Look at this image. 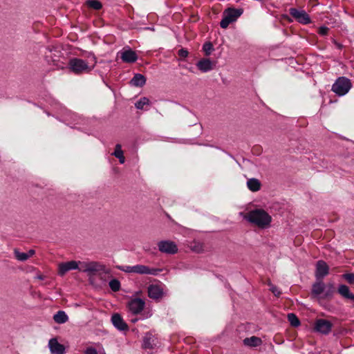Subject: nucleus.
I'll return each instance as SVG.
<instances>
[{"label":"nucleus","instance_id":"obj_1","mask_svg":"<svg viewBox=\"0 0 354 354\" xmlns=\"http://www.w3.org/2000/svg\"><path fill=\"white\" fill-rule=\"evenodd\" d=\"M245 219L261 228H266L270 225L272 217L263 209H256L249 212L245 216Z\"/></svg>","mask_w":354,"mask_h":354},{"label":"nucleus","instance_id":"obj_2","mask_svg":"<svg viewBox=\"0 0 354 354\" xmlns=\"http://www.w3.org/2000/svg\"><path fill=\"white\" fill-rule=\"evenodd\" d=\"M68 66L70 71L77 75L88 73L94 68V65L89 66L86 60L76 57L70 59Z\"/></svg>","mask_w":354,"mask_h":354},{"label":"nucleus","instance_id":"obj_3","mask_svg":"<svg viewBox=\"0 0 354 354\" xmlns=\"http://www.w3.org/2000/svg\"><path fill=\"white\" fill-rule=\"evenodd\" d=\"M352 87L350 79L346 77H339L332 85L331 91L338 96H344L348 93Z\"/></svg>","mask_w":354,"mask_h":354},{"label":"nucleus","instance_id":"obj_4","mask_svg":"<svg viewBox=\"0 0 354 354\" xmlns=\"http://www.w3.org/2000/svg\"><path fill=\"white\" fill-rule=\"evenodd\" d=\"M243 14L242 9H236L234 8H228L223 12V18L220 22V26L222 28H227L228 26L234 21Z\"/></svg>","mask_w":354,"mask_h":354},{"label":"nucleus","instance_id":"obj_5","mask_svg":"<svg viewBox=\"0 0 354 354\" xmlns=\"http://www.w3.org/2000/svg\"><path fill=\"white\" fill-rule=\"evenodd\" d=\"M80 265L81 266L79 268V270L89 274H95L99 271H102L106 274L109 273V270H107L105 266L96 261L82 262L80 263Z\"/></svg>","mask_w":354,"mask_h":354},{"label":"nucleus","instance_id":"obj_6","mask_svg":"<svg viewBox=\"0 0 354 354\" xmlns=\"http://www.w3.org/2000/svg\"><path fill=\"white\" fill-rule=\"evenodd\" d=\"M158 250L167 254H175L178 252V246L175 242L169 240L160 241L158 243Z\"/></svg>","mask_w":354,"mask_h":354},{"label":"nucleus","instance_id":"obj_7","mask_svg":"<svg viewBox=\"0 0 354 354\" xmlns=\"http://www.w3.org/2000/svg\"><path fill=\"white\" fill-rule=\"evenodd\" d=\"M289 14L300 24L306 25L311 22L310 16L304 10L290 8L289 9Z\"/></svg>","mask_w":354,"mask_h":354},{"label":"nucleus","instance_id":"obj_8","mask_svg":"<svg viewBox=\"0 0 354 354\" xmlns=\"http://www.w3.org/2000/svg\"><path fill=\"white\" fill-rule=\"evenodd\" d=\"M145 306V302L140 298H134L131 299L127 304L129 310L133 315L140 313Z\"/></svg>","mask_w":354,"mask_h":354},{"label":"nucleus","instance_id":"obj_9","mask_svg":"<svg viewBox=\"0 0 354 354\" xmlns=\"http://www.w3.org/2000/svg\"><path fill=\"white\" fill-rule=\"evenodd\" d=\"M329 274V266L323 260H319L316 263L315 277L316 279H321L326 277Z\"/></svg>","mask_w":354,"mask_h":354},{"label":"nucleus","instance_id":"obj_10","mask_svg":"<svg viewBox=\"0 0 354 354\" xmlns=\"http://www.w3.org/2000/svg\"><path fill=\"white\" fill-rule=\"evenodd\" d=\"M160 272H162V269L160 268H150L141 264L134 266V273L136 274L157 276Z\"/></svg>","mask_w":354,"mask_h":354},{"label":"nucleus","instance_id":"obj_11","mask_svg":"<svg viewBox=\"0 0 354 354\" xmlns=\"http://www.w3.org/2000/svg\"><path fill=\"white\" fill-rule=\"evenodd\" d=\"M332 327V323L324 319H317L315 326V328L317 331L324 335L328 334L331 331Z\"/></svg>","mask_w":354,"mask_h":354},{"label":"nucleus","instance_id":"obj_12","mask_svg":"<svg viewBox=\"0 0 354 354\" xmlns=\"http://www.w3.org/2000/svg\"><path fill=\"white\" fill-rule=\"evenodd\" d=\"M46 50L45 57L48 62H52L55 66L63 68V66H61L59 63H57V62H58L57 58L59 57V55L60 54V51L57 50L55 48L50 47L46 48Z\"/></svg>","mask_w":354,"mask_h":354},{"label":"nucleus","instance_id":"obj_13","mask_svg":"<svg viewBox=\"0 0 354 354\" xmlns=\"http://www.w3.org/2000/svg\"><path fill=\"white\" fill-rule=\"evenodd\" d=\"M111 322L114 327L120 331H127L129 330L127 324L118 313H115L112 315Z\"/></svg>","mask_w":354,"mask_h":354},{"label":"nucleus","instance_id":"obj_14","mask_svg":"<svg viewBox=\"0 0 354 354\" xmlns=\"http://www.w3.org/2000/svg\"><path fill=\"white\" fill-rule=\"evenodd\" d=\"M79 270L78 263L75 261L61 263L59 265L58 274L64 276L67 272L73 270Z\"/></svg>","mask_w":354,"mask_h":354},{"label":"nucleus","instance_id":"obj_15","mask_svg":"<svg viewBox=\"0 0 354 354\" xmlns=\"http://www.w3.org/2000/svg\"><path fill=\"white\" fill-rule=\"evenodd\" d=\"M326 285L323 280L316 279L312 285L311 295L314 298H319L324 292Z\"/></svg>","mask_w":354,"mask_h":354},{"label":"nucleus","instance_id":"obj_16","mask_svg":"<svg viewBox=\"0 0 354 354\" xmlns=\"http://www.w3.org/2000/svg\"><path fill=\"white\" fill-rule=\"evenodd\" d=\"M48 346L53 354H65L66 353L64 346L59 343L55 338L49 340Z\"/></svg>","mask_w":354,"mask_h":354},{"label":"nucleus","instance_id":"obj_17","mask_svg":"<svg viewBox=\"0 0 354 354\" xmlns=\"http://www.w3.org/2000/svg\"><path fill=\"white\" fill-rule=\"evenodd\" d=\"M120 58L124 63H134L138 59V55L135 51L129 48L124 50L121 53Z\"/></svg>","mask_w":354,"mask_h":354},{"label":"nucleus","instance_id":"obj_18","mask_svg":"<svg viewBox=\"0 0 354 354\" xmlns=\"http://www.w3.org/2000/svg\"><path fill=\"white\" fill-rule=\"evenodd\" d=\"M196 66L203 73H207L213 69V63L209 59H201L199 60Z\"/></svg>","mask_w":354,"mask_h":354},{"label":"nucleus","instance_id":"obj_19","mask_svg":"<svg viewBox=\"0 0 354 354\" xmlns=\"http://www.w3.org/2000/svg\"><path fill=\"white\" fill-rule=\"evenodd\" d=\"M162 290L158 285H150L148 287V296L153 299H158L162 296Z\"/></svg>","mask_w":354,"mask_h":354},{"label":"nucleus","instance_id":"obj_20","mask_svg":"<svg viewBox=\"0 0 354 354\" xmlns=\"http://www.w3.org/2000/svg\"><path fill=\"white\" fill-rule=\"evenodd\" d=\"M337 292L344 298L349 299L353 301L354 294L351 292L349 288L346 285H339L337 288Z\"/></svg>","mask_w":354,"mask_h":354},{"label":"nucleus","instance_id":"obj_21","mask_svg":"<svg viewBox=\"0 0 354 354\" xmlns=\"http://www.w3.org/2000/svg\"><path fill=\"white\" fill-rule=\"evenodd\" d=\"M145 83V77L140 73H136L130 81V84L136 87H142Z\"/></svg>","mask_w":354,"mask_h":354},{"label":"nucleus","instance_id":"obj_22","mask_svg":"<svg viewBox=\"0 0 354 354\" xmlns=\"http://www.w3.org/2000/svg\"><path fill=\"white\" fill-rule=\"evenodd\" d=\"M243 344L245 346L250 347H257L262 344V340L260 337L256 336H252L250 337H246L243 339Z\"/></svg>","mask_w":354,"mask_h":354},{"label":"nucleus","instance_id":"obj_23","mask_svg":"<svg viewBox=\"0 0 354 354\" xmlns=\"http://www.w3.org/2000/svg\"><path fill=\"white\" fill-rule=\"evenodd\" d=\"M154 338L151 334L147 333L143 338L142 342V348L145 349H151L153 348L155 346Z\"/></svg>","mask_w":354,"mask_h":354},{"label":"nucleus","instance_id":"obj_24","mask_svg":"<svg viewBox=\"0 0 354 354\" xmlns=\"http://www.w3.org/2000/svg\"><path fill=\"white\" fill-rule=\"evenodd\" d=\"M261 185V182L257 178H252L247 181L248 188L253 192L259 191Z\"/></svg>","mask_w":354,"mask_h":354},{"label":"nucleus","instance_id":"obj_25","mask_svg":"<svg viewBox=\"0 0 354 354\" xmlns=\"http://www.w3.org/2000/svg\"><path fill=\"white\" fill-rule=\"evenodd\" d=\"M53 319L57 324H64L68 320V317L63 310H59L53 315Z\"/></svg>","mask_w":354,"mask_h":354},{"label":"nucleus","instance_id":"obj_26","mask_svg":"<svg viewBox=\"0 0 354 354\" xmlns=\"http://www.w3.org/2000/svg\"><path fill=\"white\" fill-rule=\"evenodd\" d=\"M86 3L88 8L95 10H99L102 8V3L98 0H87Z\"/></svg>","mask_w":354,"mask_h":354},{"label":"nucleus","instance_id":"obj_27","mask_svg":"<svg viewBox=\"0 0 354 354\" xmlns=\"http://www.w3.org/2000/svg\"><path fill=\"white\" fill-rule=\"evenodd\" d=\"M288 320L290 325L294 327H297L300 325V321L297 315L294 313L288 314Z\"/></svg>","mask_w":354,"mask_h":354},{"label":"nucleus","instance_id":"obj_28","mask_svg":"<svg viewBox=\"0 0 354 354\" xmlns=\"http://www.w3.org/2000/svg\"><path fill=\"white\" fill-rule=\"evenodd\" d=\"M109 286L113 292L119 291L121 287L120 282L117 279H111L109 283Z\"/></svg>","mask_w":354,"mask_h":354},{"label":"nucleus","instance_id":"obj_29","mask_svg":"<svg viewBox=\"0 0 354 354\" xmlns=\"http://www.w3.org/2000/svg\"><path fill=\"white\" fill-rule=\"evenodd\" d=\"M149 104V100L146 97H141L138 101L136 102L135 104V106L138 109H143L144 106Z\"/></svg>","mask_w":354,"mask_h":354},{"label":"nucleus","instance_id":"obj_30","mask_svg":"<svg viewBox=\"0 0 354 354\" xmlns=\"http://www.w3.org/2000/svg\"><path fill=\"white\" fill-rule=\"evenodd\" d=\"M14 254L15 258L20 261H25L28 259V256L26 252H21L18 250L15 249Z\"/></svg>","mask_w":354,"mask_h":354},{"label":"nucleus","instance_id":"obj_31","mask_svg":"<svg viewBox=\"0 0 354 354\" xmlns=\"http://www.w3.org/2000/svg\"><path fill=\"white\" fill-rule=\"evenodd\" d=\"M116 268L127 273H134V266H116Z\"/></svg>","mask_w":354,"mask_h":354},{"label":"nucleus","instance_id":"obj_32","mask_svg":"<svg viewBox=\"0 0 354 354\" xmlns=\"http://www.w3.org/2000/svg\"><path fill=\"white\" fill-rule=\"evenodd\" d=\"M203 50L205 55H209L214 50L213 45L211 42H206L203 46Z\"/></svg>","mask_w":354,"mask_h":354},{"label":"nucleus","instance_id":"obj_33","mask_svg":"<svg viewBox=\"0 0 354 354\" xmlns=\"http://www.w3.org/2000/svg\"><path fill=\"white\" fill-rule=\"evenodd\" d=\"M342 277L349 284L354 283V273H345L342 275Z\"/></svg>","mask_w":354,"mask_h":354},{"label":"nucleus","instance_id":"obj_34","mask_svg":"<svg viewBox=\"0 0 354 354\" xmlns=\"http://www.w3.org/2000/svg\"><path fill=\"white\" fill-rule=\"evenodd\" d=\"M122 154H123V151L121 149V145L120 144H117L115 145V151L112 153V155H113L115 157H116L118 158L119 156H121Z\"/></svg>","mask_w":354,"mask_h":354},{"label":"nucleus","instance_id":"obj_35","mask_svg":"<svg viewBox=\"0 0 354 354\" xmlns=\"http://www.w3.org/2000/svg\"><path fill=\"white\" fill-rule=\"evenodd\" d=\"M270 290L274 294L276 297H279L281 294V290L275 286L274 285H270Z\"/></svg>","mask_w":354,"mask_h":354},{"label":"nucleus","instance_id":"obj_36","mask_svg":"<svg viewBox=\"0 0 354 354\" xmlns=\"http://www.w3.org/2000/svg\"><path fill=\"white\" fill-rule=\"evenodd\" d=\"M328 31H329V28L325 26H323L319 27V28L318 30V33L320 35L326 36L328 35Z\"/></svg>","mask_w":354,"mask_h":354},{"label":"nucleus","instance_id":"obj_37","mask_svg":"<svg viewBox=\"0 0 354 354\" xmlns=\"http://www.w3.org/2000/svg\"><path fill=\"white\" fill-rule=\"evenodd\" d=\"M84 354H98V353L96 348L92 346H89L84 350Z\"/></svg>","mask_w":354,"mask_h":354},{"label":"nucleus","instance_id":"obj_38","mask_svg":"<svg viewBox=\"0 0 354 354\" xmlns=\"http://www.w3.org/2000/svg\"><path fill=\"white\" fill-rule=\"evenodd\" d=\"M178 55L179 57H180L182 58H185V57H187L188 56L189 52L185 48H181V49H180L178 50Z\"/></svg>","mask_w":354,"mask_h":354},{"label":"nucleus","instance_id":"obj_39","mask_svg":"<svg viewBox=\"0 0 354 354\" xmlns=\"http://www.w3.org/2000/svg\"><path fill=\"white\" fill-rule=\"evenodd\" d=\"M333 293H334V290H331V289H327L325 292H324V298H329V297H331L333 295Z\"/></svg>","mask_w":354,"mask_h":354},{"label":"nucleus","instance_id":"obj_40","mask_svg":"<svg viewBox=\"0 0 354 354\" xmlns=\"http://www.w3.org/2000/svg\"><path fill=\"white\" fill-rule=\"evenodd\" d=\"M333 43L337 46L338 49H342L343 48V45L337 42L335 39H333Z\"/></svg>","mask_w":354,"mask_h":354},{"label":"nucleus","instance_id":"obj_41","mask_svg":"<svg viewBox=\"0 0 354 354\" xmlns=\"http://www.w3.org/2000/svg\"><path fill=\"white\" fill-rule=\"evenodd\" d=\"M35 253L34 250H30L27 253L28 259L34 255Z\"/></svg>","mask_w":354,"mask_h":354},{"label":"nucleus","instance_id":"obj_42","mask_svg":"<svg viewBox=\"0 0 354 354\" xmlns=\"http://www.w3.org/2000/svg\"><path fill=\"white\" fill-rule=\"evenodd\" d=\"M35 278L39 280H44L45 279V276L41 274H37Z\"/></svg>","mask_w":354,"mask_h":354},{"label":"nucleus","instance_id":"obj_43","mask_svg":"<svg viewBox=\"0 0 354 354\" xmlns=\"http://www.w3.org/2000/svg\"><path fill=\"white\" fill-rule=\"evenodd\" d=\"M118 158L119 159L120 162L122 164H123L125 161V158L123 154L121 156H119Z\"/></svg>","mask_w":354,"mask_h":354},{"label":"nucleus","instance_id":"obj_44","mask_svg":"<svg viewBox=\"0 0 354 354\" xmlns=\"http://www.w3.org/2000/svg\"><path fill=\"white\" fill-rule=\"evenodd\" d=\"M328 289L333 290V289H334L333 284V283H329V284L328 285Z\"/></svg>","mask_w":354,"mask_h":354},{"label":"nucleus","instance_id":"obj_45","mask_svg":"<svg viewBox=\"0 0 354 354\" xmlns=\"http://www.w3.org/2000/svg\"><path fill=\"white\" fill-rule=\"evenodd\" d=\"M202 249V245H198V249H193L194 251H196V252H200L201 250Z\"/></svg>","mask_w":354,"mask_h":354},{"label":"nucleus","instance_id":"obj_46","mask_svg":"<svg viewBox=\"0 0 354 354\" xmlns=\"http://www.w3.org/2000/svg\"><path fill=\"white\" fill-rule=\"evenodd\" d=\"M137 321H138V319H136V318L131 319V322L133 323L136 322Z\"/></svg>","mask_w":354,"mask_h":354}]
</instances>
